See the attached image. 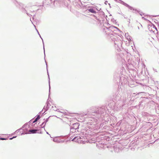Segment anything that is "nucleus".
Masks as SVG:
<instances>
[{"mask_svg":"<svg viewBox=\"0 0 159 159\" xmlns=\"http://www.w3.org/2000/svg\"><path fill=\"white\" fill-rule=\"evenodd\" d=\"M61 1H62V2L61 4L62 6L68 8V5L70 3V0H61Z\"/></svg>","mask_w":159,"mask_h":159,"instance_id":"3","label":"nucleus"},{"mask_svg":"<svg viewBox=\"0 0 159 159\" xmlns=\"http://www.w3.org/2000/svg\"><path fill=\"white\" fill-rule=\"evenodd\" d=\"M123 4L124 5H125V6H126V7H128L130 9V10H132V9L134 10L133 9V8L132 7L129 6V5L127 4H126V3H125L124 2L123 3Z\"/></svg>","mask_w":159,"mask_h":159,"instance_id":"6","label":"nucleus"},{"mask_svg":"<svg viewBox=\"0 0 159 159\" xmlns=\"http://www.w3.org/2000/svg\"><path fill=\"white\" fill-rule=\"evenodd\" d=\"M37 131V129H32L30 130L29 132H30V133L35 134L36 133Z\"/></svg>","mask_w":159,"mask_h":159,"instance_id":"5","label":"nucleus"},{"mask_svg":"<svg viewBox=\"0 0 159 159\" xmlns=\"http://www.w3.org/2000/svg\"><path fill=\"white\" fill-rule=\"evenodd\" d=\"M47 1H50V2H51V0H46Z\"/></svg>","mask_w":159,"mask_h":159,"instance_id":"11","label":"nucleus"},{"mask_svg":"<svg viewBox=\"0 0 159 159\" xmlns=\"http://www.w3.org/2000/svg\"><path fill=\"white\" fill-rule=\"evenodd\" d=\"M12 0L16 7L21 9L23 12L26 13L30 17V20H31V17L32 20H37V15L34 14V11L31 10L30 7L28 9L26 7L25 8L24 7V6L23 3L18 2L16 0Z\"/></svg>","mask_w":159,"mask_h":159,"instance_id":"1","label":"nucleus"},{"mask_svg":"<svg viewBox=\"0 0 159 159\" xmlns=\"http://www.w3.org/2000/svg\"><path fill=\"white\" fill-rule=\"evenodd\" d=\"M40 118V116L39 115L38 116L37 118L35 119V120L33 122V123H34L36 122Z\"/></svg>","mask_w":159,"mask_h":159,"instance_id":"7","label":"nucleus"},{"mask_svg":"<svg viewBox=\"0 0 159 159\" xmlns=\"http://www.w3.org/2000/svg\"><path fill=\"white\" fill-rule=\"evenodd\" d=\"M78 138L77 137H75L72 140V141H74L75 142H76L78 140Z\"/></svg>","mask_w":159,"mask_h":159,"instance_id":"8","label":"nucleus"},{"mask_svg":"<svg viewBox=\"0 0 159 159\" xmlns=\"http://www.w3.org/2000/svg\"><path fill=\"white\" fill-rule=\"evenodd\" d=\"M62 1L61 0H55L53 2V4L56 7H60L62 6Z\"/></svg>","mask_w":159,"mask_h":159,"instance_id":"2","label":"nucleus"},{"mask_svg":"<svg viewBox=\"0 0 159 159\" xmlns=\"http://www.w3.org/2000/svg\"><path fill=\"white\" fill-rule=\"evenodd\" d=\"M44 122H43L42 123V125H43V124H44Z\"/></svg>","mask_w":159,"mask_h":159,"instance_id":"12","label":"nucleus"},{"mask_svg":"<svg viewBox=\"0 0 159 159\" xmlns=\"http://www.w3.org/2000/svg\"><path fill=\"white\" fill-rule=\"evenodd\" d=\"M0 139L2 140H3L6 139H4V138H1Z\"/></svg>","mask_w":159,"mask_h":159,"instance_id":"9","label":"nucleus"},{"mask_svg":"<svg viewBox=\"0 0 159 159\" xmlns=\"http://www.w3.org/2000/svg\"><path fill=\"white\" fill-rule=\"evenodd\" d=\"M107 1H106L105 2V3L106 5L107 4Z\"/></svg>","mask_w":159,"mask_h":159,"instance_id":"10","label":"nucleus"},{"mask_svg":"<svg viewBox=\"0 0 159 159\" xmlns=\"http://www.w3.org/2000/svg\"><path fill=\"white\" fill-rule=\"evenodd\" d=\"M87 12H89V11L93 13H96V11L93 8H90L87 10Z\"/></svg>","mask_w":159,"mask_h":159,"instance_id":"4","label":"nucleus"}]
</instances>
